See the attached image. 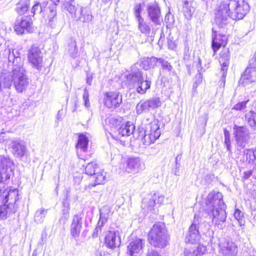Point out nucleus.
<instances>
[{"label": "nucleus", "instance_id": "obj_54", "mask_svg": "<svg viewBox=\"0 0 256 256\" xmlns=\"http://www.w3.org/2000/svg\"><path fill=\"white\" fill-rule=\"evenodd\" d=\"M184 256H196V254L194 253V248H186L184 251Z\"/></svg>", "mask_w": 256, "mask_h": 256}, {"label": "nucleus", "instance_id": "obj_53", "mask_svg": "<svg viewBox=\"0 0 256 256\" xmlns=\"http://www.w3.org/2000/svg\"><path fill=\"white\" fill-rule=\"evenodd\" d=\"M10 174H6V172L0 170V184L3 183L7 180L10 179Z\"/></svg>", "mask_w": 256, "mask_h": 256}, {"label": "nucleus", "instance_id": "obj_44", "mask_svg": "<svg viewBox=\"0 0 256 256\" xmlns=\"http://www.w3.org/2000/svg\"><path fill=\"white\" fill-rule=\"evenodd\" d=\"M246 160L249 163L254 164L256 161V150L248 149L246 150Z\"/></svg>", "mask_w": 256, "mask_h": 256}, {"label": "nucleus", "instance_id": "obj_7", "mask_svg": "<svg viewBox=\"0 0 256 256\" xmlns=\"http://www.w3.org/2000/svg\"><path fill=\"white\" fill-rule=\"evenodd\" d=\"M110 123L113 124L116 123V126H111V130L113 133L112 136L115 137L116 139H118L121 137L128 136L134 134L135 130V126L133 124L128 122L126 124H118L116 120L112 118L110 120Z\"/></svg>", "mask_w": 256, "mask_h": 256}, {"label": "nucleus", "instance_id": "obj_51", "mask_svg": "<svg viewBox=\"0 0 256 256\" xmlns=\"http://www.w3.org/2000/svg\"><path fill=\"white\" fill-rule=\"evenodd\" d=\"M247 102L243 101L235 104L232 109L236 110H240L246 108Z\"/></svg>", "mask_w": 256, "mask_h": 256}, {"label": "nucleus", "instance_id": "obj_6", "mask_svg": "<svg viewBox=\"0 0 256 256\" xmlns=\"http://www.w3.org/2000/svg\"><path fill=\"white\" fill-rule=\"evenodd\" d=\"M233 132L236 142V147L239 150L244 149L250 140V132L245 126L234 124Z\"/></svg>", "mask_w": 256, "mask_h": 256}, {"label": "nucleus", "instance_id": "obj_4", "mask_svg": "<svg viewBox=\"0 0 256 256\" xmlns=\"http://www.w3.org/2000/svg\"><path fill=\"white\" fill-rule=\"evenodd\" d=\"M148 240L154 247L163 248L168 244V236L163 224L158 223L153 226L148 233Z\"/></svg>", "mask_w": 256, "mask_h": 256}, {"label": "nucleus", "instance_id": "obj_10", "mask_svg": "<svg viewBox=\"0 0 256 256\" xmlns=\"http://www.w3.org/2000/svg\"><path fill=\"white\" fill-rule=\"evenodd\" d=\"M14 28L18 34H23L25 30L28 32H32L34 30L32 20L28 16L17 18Z\"/></svg>", "mask_w": 256, "mask_h": 256}, {"label": "nucleus", "instance_id": "obj_37", "mask_svg": "<svg viewBox=\"0 0 256 256\" xmlns=\"http://www.w3.org/2000/svg\"><path fill=\"white\" fill-rule=\"evenodd\" d=\"M67 54L72 58H76L78 56V49L76 40H72L68 44L67 48Z\"/></svg>", "mask_w": 256, "mask_h": 256}, {"label": "nucleus", "instance_id": "obj_17", "mask_svg": "<svg viewBox=\"0 0 256 256\" xmlns=\"http://www.w3.org/2000/svg\"><path fill=\"white\" fill-rule=\"evenodd\" d=\"M147 12L148 17L154 23L158 25L160 24L161 14L158 4L154 2L148 4Z\"/></svg>", "mask_w": 256, "mask_h": 256}, {"label": "nucleus", "instance_id": "obj_22", "mask_svg": "<svg viewBox=\"0 0 256 256\" xmlns=\"http://www.w3.org/2000/svg\"><path fill=\"white\" fill-rule=\"evenodd\" d=\"M256 82V68L248 67L242 75L240 82L244 86Z\"/></svg>", "mask_w": 256, "mask_h": 256}, {"label": "nucleus", "instance_id": "obj_12", "mask_svg": "<svg viewBox=\"0 0 256 256\" xmlns=\"http://www.w3.org/2000/svg\"><path fill=\"white\" fill-rule=\"evenodd\" d=\"M222 198V194L218 192L212 191L210 192L207 196L206 202L208 210L226 206Z\"/></svg>", "mask_w": 256, "mask_h": 256}, {"label": "nucleus", "instance_id": "obj_57", "mask_svg": "<svg viewBox=\"0 0 256 256\" xmlns=\"http://www.w3.org/2000/svg\"><path fill=\"white\" fill-rule=\"evenodd\" d=\"M181 159V156L178 155L176 158V168H179L180 166V162Z\"/></svg>", "mask_w": 256, "mask_h": 256}, {"label": "nucleus", "instance_id": "obj_27", "mask_svg": "<svg viewBox=\"0 0 256 256\" xmlns=\"http://www.w3.org/2000/svg\"><path fill=\"white\" fill-rule=\"evenodd\" d=\"M48 20V24L52 28L60 25L57 17L56 7L55 6H52L49 8Z\"/></svg>", "mask_w": 256, "mask_h": 256}, {"label": "nucleus", "instance_id": "obj_1", "mask_svg": "<svg viewBox=\"0 0 256 256\" xmlns=\"http://www.w3.org/2000/svg\"><path fill=\"white\" fill-rule=\"evenodd\" d=\"M249 10V5L244 0H222L215 11V24L218 28H224L230 18L242 20Z\"/></svg>", "mask_w": 256, "mask_h": 256}, {"label": "nucleus", "instance_id": "obj_35", "mask_svg": "<svg viewBox=\"0 0 256 256\" xmlns=\"http://www.w3.org/2000/svg\"><path fill=\"white\" fill-rule=\"evenodd\" d=\"M62 6L63 8L68 10L73 16L78 8L76 7L74 0H63Z\"/></svg>", "mask_w": 256, "mask_h": 256}, {"label": "nucleus", "instance_id": "obj_40", "mask_svg": "<svg viewBox=\"0 0 256 256\" xmlns=\"http://www.w3.org/2000/svg\"><path fill=\"white\" fill-rule=\"evenodd\" d=\"M63 216L60 219V222L64 220V224L66 223L69 217L70 213V204L67 199L63 200Z\"/></svg>", "mask_w": 256, "mask_h": 256}, {"label": "nucleus", "instance_id": "obj_36", "mask_svg": "<svg viewBox=\"0 0 256 256\" xmlns=\"http://www.w3.org/2000/svg\"><path fill=\"white\" fill-rule=\"evenodd\" d=\"M94 176L95 184L94 186L103 184L106 180V172L104 170L99 169Z\"/></svg>", "mask_w": 256, "mask_h": 256}, {"label": "nucleus", "instance_id": "obj_63", "mask_svg": "<svg viewBox=\"0 0 256 256\" xmlns=\"http://www.w3.org/2000/svg\"><path fill=\"white\" fill-rule=\"evenodd\" d=\"M179 170H180V168H176H176H175L174 172V174L175 175H176V176L180 175Z\"/></svg>", "mask_w": 256, "mask_h": 256}, {"label": "nucleus", "instance_id": "obj_23", "mask_svg": "<svg viewBox=\"0 0 256 256\" xmlns=\"http://www.w3.org/2000/svg\"><path fill=\"white\" fill-rule=\"evenodd\" d=\"M220 252L224 256H236L238 253L237 246L232 242L227 241L220 244Z\"/></svg>", "mask_w": 256, "mask_h": 256}, {"label": "nucleus", "instance_id": "obj_25", "mask_svg": "<svg viewBox=\"0 0 256 256\" xmlns=\"http://www.w3.org/2000/svg\"><path fill=\"white\" fill-rule=\"evenodd\" d=\"M142 78V72L141 71L138 70L136 72H132L131 74L126 75V82L130 88L132 86L136 87Z\"/></svg>", "mask_w": 256, "mask_h": 256}, {"label": "nucleus", "instance_id": "obj_55", "mask_svg": "<svg viewBox=\"0 0 256 256\" xmlns=\"http://www.w3.org/2000/svg\"><path fill=\"white\" fill-rule=\"evenodd\" d=\"M88 96V92L86 88H85L83 94V100L84 101V105L86 107H88L90 105Z\"/></svg>", "mask_w": 256, "mask_h": 256}, {"label": "nucleus", "instance_id": "obj_48", "mask_svg": "<svg viewBox=\"0 0 256 256\" xmlns=\"http://www.w3.org/2000/svg\"><path fill=\"white\" fill-rule=\"evenodd\" d=\"M194 248V253L196 254V256H201L204 254L206 250V247L200 244H199L196 247Z\"/></svg>", "mask_w": 256, "mask_h": 256}, {"label": "nucleus", "instance_id": "obj_11", "mask_svg": "<svg viewBox=\"0 0 256 256\" xmlns=\"http://www.w3.org/2000/svg\"><path fill=\"white\" fill-rule=\"evenodd\" d=\"M104 102L108 108H116L122 102V96L118 92H107L104 94Z\"/></svg>", "mask_w": 256, "mask_h": 256}, {"label": "nucleus", "instance_id": "obj_13", "mask_svg": "<svg viewBox=\"0 0 256 256\" xmlns=\"http://www.w3.org/2000/svg\"><path fill=\"white\" fill-rule=\"evenodd\" d=\"M40 50L38 47H32L28 54L29 62L32 64L33 67L40 70L42 64V56H40Z\"/></svg>", "mask_w": 256, "mask_h": 256}, {"label": "nucleus", "instance_id": "obj_41", "mask_svg": "<svg viewBox=\"0 0 256 256\" xmlns=\"http://www.w3.org/2000/svg\"><path fill=\"white\" fill-rule=\"evenodd\" d=\"M245 116L250 126L254 130H256V113L250 111L246 114Z\"/></svg>", "mask_w": 256, "mask_h": 256}, {"label": "nucleus", "instance_id": "obj_47", "mask_svg": "<svg viewBox=\"0 0 256 256\" xmlns=\"http://www.w3.org/2000/svg\"><path fill=\"white\" fill-rule=\"evenodd\" d=\"M150 109H155L161 105V102L158 98H154L148 100Z\"/></svg>", "mask_w": 256, "mask_h": 256}, {"label": "nucleus", "instance_id": "obj_45", "mask_svg": "<svg viewBox=\"0 0 256 256\" xmlns=\"http://www.w3.org/2000/svg\"><path fill=\"white\" fill-rule=\"evenodd\" d=\"M224 145L226 146L227 150L231 154V142L230 132L226 128L224 129Z\"/></svg>", "mask_w": 256, "mask_h": 256}, {"label": "nucleus", "instance_id": "obj_46", "mask_svg": "<svg viewBox=\"0 0 256 256\" xmlns=\"http://www.w3.org/2000/svg\"><path fill=\"white\" fill-rule=\"evenodd\" d=\"M234 217L238 222L240 226H244L245 223V221L244 218L243 213L239 210L236 209L234 214Z\"/></svg>", "mask_w": 256, "mask_h": 256}, {"label": "nucleus", "instance_id": "obj_39", "mask_svg": "<svg viewBox=\"0 0 256 256\" xmlns=\"http://www.w3.org/2000/svg\"><path fill=\"white\" fill-rule=\"evenodd\" d=\"M48 210V209L43 208L38 210L35 213L34 221L38 224L42 223L44 220Z\"/></svg>", "mask_w": 256, "mask_h": 256}, {"label": "nucleus", "instance_id": "obj_33", "mask_svg": "<svg viewBox=\"0 0 256 256\" xmlns=\"http://www.w3.org/2000/svg\"><path fill=\"white\" fill-rule=\"evenodd\" d=\"M138 22V30L140 32L148 36L151 31V26L150 23H148L144 20V18L137 20Z\"/></svg>", "mask_w": 256, "mask_h": 256}, {"label": "nucleus", "instance_id": "obj_8", "mask_svg": "<svg viewBox=\"0 0 256 256\" xmlns=\"http://www.w3.org/2000/svg\"><path fill=\"white\" fill-rule=\"evenodd\" d=\"M226 206L208 210V215L212 218V222L214 226L222 230L226 226V220L227 214L226 212Z\"/></svg>", "mask_w": 256, "mask_h": 256}, {"label": "nucleus", "instance_id": "obj_21", "mask_svg": "<svg viewBox=\"0 0 256 256\" xmlns=\"http://www.w3.org/2000/svg\"><path fill=\"white\" fill-rule=\"evenodd\" d=\"M143 162L138 158H130L127 161L126 170L130 173H136L142 169Z\"/></svg>", "mask_w": 256, "mask_h": 256}, {"label": "nucleus", "instance_id": "obj_3", "mask_svg": "<svg viewBox=\"0 0 256 256\" xmlns=\"http://www.w3.org/2000/svg\"><path fill=\"white\" fill-rule=\"evenodd\" d=\"M18 193L16 189L10 190L2 200L0 206V220L6 219L8 216L14 214L18 210Z\"/></svg>", "mask_w": 256, "mask_h": 256}, {"label": "nucleus", "instance_id": "obj_34", "mask_svg": "<svg viewBox=\"0 0 256 256\" xmlns=\"http://www.w3.org/2000/svg\"><path fill=\"white\" fill-rule=\"evenodd\" d=\"M30 0H20L16 7V12L20 15L26 12L30 7Z\"/></svg>", "mask_w": 256, "mask_h": 256}, {"label": "nucleus", "instance_id": "obj_30", "mask_svg": "<svg viewBox=\"0 0 256 256\" xmlns=\"http://www.w3.org/2000/svg\"><path fill=\"white\" fill-rule=\"evenodd\" d=\"M158 62V58L156 57L144 58L142 61L141 65L145 70H148L154 68V66H156Z\"/></svg>", "mask_w": 256, "mask_h": 256}, {"label": "nucleus", "instance_id": "obj_50", "mask_svg": "<svg viewBox=\"0 0 256 256\" xmlns=\"http://www.w3.org/2000/svg\"><path fill=\"white\" fill-rule=\"evenodd\" d=\"M142 6L141 4H136L134 8V15L136 18V20H140V18H143L140 13L142 11Z\"/></svg>", "mask_w": 256, "mask_h": 256}, {"label": "nucleus", "instance_id": "obj_49", "mask_svg": "<svg viewBox=\"0 0 256 256\" xmlns=\"http://www.w3.org/2000/svg\"><path fill=\"white\" fill-rule=\"evenodd\" d=\"M158 64H161L162 68L163 70H166L168 72H170L172 70V66L170 63L164 60V59L158 58Z\"/></svg>", "mask_w": 256, "mask_h": 256}, {"label": "nucleus", "instance_id": "obj_9", "mask_svg": "<svg viewBox=\"0 0 256 256\" xmlns=\"http://www.w3.org/2000/svg\"><path fill=\"white\" fill-rule=\"evenodd\" d=\"M164 196L158 192H154L148 194L146 198L142 201V207L143 209L152 210L156 204H162L164 200Z\"/></svg>", "mask_w": 256, "mask_h": 256}, {"label": "nucleus", "instance_id": "obj_42", "mask_svg": "<svg viewBox=\"0 0 256 256\" xmlns=\"http://www.w3.org/2000/svg\"><path fill=\"white\" fill-rule=\"evenodd\" d=\"M100 168L94 162L88 163L86 166V174L89 176H93Z\"/></svg>", "mask_w": 256, "mask_h": 256}, {"label": "nucleus", "instance_id": "obj_14", "mask_svg": "<svg viewBox=\"0 0 256 256\" xmlns=\"http://www.w3.org/2000/svg\"><path fill=\"white\" fill-rule=\"evenodd\" d=\"M120 242V238L118 231H109L104 240L106 246L111 249L119 247Z\"/></svg>", "mask_w": 256, "mask_h": 256}, {"label": "nucleus", "instance_id": "obj_15", "mask_svg": "<svg viewBox=\"0 0 256 256\" xmlns=\"http://www.w3.org/2000/svg\"><path fill=\"white\" fill-rule=\"evenodd\" d=\"M230 52L227 48H224L220 54L219 62L221 64V70L222 72V80L225 82L226 70H228L230 62Z\"/></svg>", "mask_w": 256, "mask_h": 256}, {"label": "nucleus", "instance_id": "obj_19", "mask_svg": "<svg viewBox=\"0 0 256 256\" xmlns=\"http://www.w3.org/2000/svg\"><path fill=\"white\" fill-rule=\"evenodd\" d=\"M76 20L86 22L92 20V16L91 10L88 7H80L74 16Z\"/></svg>", "mask_w": 256, "mask_h": 256}, {"label": "nucleus", "instance_id": "obj_56", "mask_svg": "<svg viewBox=\"0 0 256 256\" xmlns=\"http://www.w3.org/2000/svg\"><path fill=\"white\" fill-rule=\"evenodd\" d=\"M146 256H162L157 252L152 249L149 250Z\"/></svg>", "mask_w": 256, "mask_h": 256}, {"label": "nucleus", "instance_id": "obj_18", "mask_svg": "<svg viewBox=\"0 0 256 256\" xmlns=\"http://www.w3.org/2000/svg\"><path fill=\"white\" fill-rule=\"evenodd\" d=\"M84 214L82 212H78L74 216L72 224L70 226V233L72 236L76 238L79 236L82 225V219Z\"/></svg>", "mask_w": 256, "mask_h": 256}, {"label": "nucleus", "instance_id": "obj_16", "mask_svg": "<svg viewBox=\"0 0 256 256\" xmlns=\"http://www.w3.org/2000/svg\"><path fill=\"white\" fill-rule=\"evenodd\" d=\"M213 38L212 40V48L214 53H216L222 46H224L227 44L228 37L226 35L218 34L214 28H212Z\"/></svg>", "mask_w": 256, "mask_h": 256}, {"label": "nucleus", "instance_id": "obj_26", "mask_svg": "<svg viewBox=\"0 0 256 256\" xmlns=\"http://www.w3.org/2000/svg\"><path fill=\"white\" fill-rule=\"evenodd\" d=\"M13 154L18 158H22L26 152V149L24 143L22 141L14 140L12 142Z\"/></svg>", "mask_w": 256, "mask_h": 256}, {"label": "nucleus", "instance_id": "obj_20", "mask_svg": "<svg viewBox=\"0 0 256 256\" xmlns=\"http://www.w3.org/2000/svg\"><path fill=\"white\" fill-rule=\"evenodd\" d=\"M196 8V4L193 0H185L182 2V12L188 20L192 19Z\"/></svg>", "mask_w": 256, "mask_h": 256}, {"label": "nucleus", "instance_id": "obj_62", "mask_svg": "<svg viewBox=\"0 0 256 256\" xmlns=\"http://www.w3.org/2000/svg\"><path fill=\"white\" fill-rule=\"evenodd\" d=\"M106 220H107V219H106V218H105V217H102V216L100 215V219H99V220L100 221V222H102V224H104L106 222Z\"/></svg>", "mask_w": 256, "mask_h": 256}, {"label": "nucleus", "instance_id": "obj_61", "mask_svg": "<svg viewBox=\"0 0 256 256\" xmlns=\"http://www.w3.org/2000/svg\"><path fill=\"white\" fill-rule=\"evenodd\" d=\"M92 76H87V78H86V83L88 84V85H91L92 84Z\"/></svg>", "mask_w": 256, "mask_h": 256}, {"label": "nucleus", "instance_id": "obj_58", "mask_svg": "<svg viewBox=\"0 0 256 256\" xmlns=\"http://www.w3.org/2000/svg\"><path fill=\"white\" fill-rule=\"evenodd\" d=\"M6 188L4 186V184H0V196H1L2 194L5 193Z\"/></svg>", "mask_w": 256, "mask_h": 256}, {"label": "nucleus", "instance_id": "obj_38", "mask_svg": "<svg viewBox=\"0 0 256 256\" xmlns=\"http://www.w3.org/2000/svg\"><path fill=\"white\" fill-rule=\"evenodd\" d=\"M11 81L10 77L4 73L0 75V93L2 92V88H10Z\"/></svg>", "mask_w": 256, "mask_h": 256}, {"label": "nucleus", "instance_id": "obj_32", "mask_svg": "<svg viewBox=\"0 0 256 256\" xmlns=\"http://www.w3.org/2000/svg\"><path fill=\"white\" fill-rule=\"evenodd\" d=\"M150 85L151 82L147 78L144 80L142 78L136 87V92L140 94H144L150 88Z\"/></svg>", "mask_w": 256, "mask_h": 256}, {"label": "nucleus", "instance_id": "obj_2", "mask_svg": "<svg viewBox=\"0 0 256 256\" xmlns=\"http://www.w3.org/2000/svg\"><path fill=\"white\" fill-rule=\"evenodd\" d=\"M4 53L8 56V64L12 66L10 73H4L10 77V87L14 84V88L18 92L24 91L28 85V78L26 72L23 66L24 60L20 56L19 52L16 50L6 48Z\"/></svg>", "mask_w": 256, "mask_h": 256}, {"label": "nucleus", "instance_id": "obj_64", "mask_svg": "<svg viewBox=\"0 0 256 256\" xmlns=\"http://www.w3.org/2000/svg\"><path fill=\"white\" fill-rule=\"evenodd\" d=\"M54 4L52 6H56L60 2V0H50Z\"/></svg>", "mask_w": 256, "mask_h": 256}, {"label": "nucleus", "instance_id": "obj_59", "mask_svg": "<svg viewBox=\"0 0 256 256\" xmlns=\"http://www.w3.org/2000/svg\"><path fill=\"white\" fill-rule=\"evenodd\" d=\"M252 171H246V172H245L244 173V178L245 179H248L250 176L252 175Z\"/></svg>", "mask_w": 256, "mask_h": 256}, {"label": "nucleus", "instance_id": "obj_28", "mask_svg": "<svg viewBox=\"0 0 256 256\" xmlns=\"http://www.w3.org/2000/svg\"><path fill=\"white\" fill-rule=\"evenodd\" d=\"M142 240L140 238H136L130 242L128 246V253L130 256L134 253H138L142 249L143 246Z\"/></svg>", "mask_w": 256, "mask_h": 256}, {"label": "nucleus", "instance_id": "obj_24", "mask_svg": "<svg viewBox=\"0 0 256 256\" xmlns=\"http://www.w3.org/2000/svg\"><path fill=\"white\" fill-rule=\"evenodd\" d=\"M200 238V235L197 226L192 224L189 228L185 241L186 243L194 244L198 241Z\"/></svg>", "mask_w": 256, "mask_h": 256}, {"label": "nucleus", "instance_id": "obj_43", "mask_svg": "<svg viewBox=\"0 0 256 256\" xmlns=\"http://www.w3.org/2000/svg\"><path fill=\"white\" fill-rule=\"evenodd\" d=\"M136 110L137 113L138 114H142L143 112H148L150 108L148 100L140 102L136 105Z\"/></svg>", "mask_w": 256, "mask_h": 256}, {"label": "nucleus", "instance_id": "obj_52", "mask_svg": "<svg viewBox=\"0 0 256 256\" xmlns=\"http://www.w3.org/2000/svg\"><path fill=\"white\" fill-rule=\"evenodd\" d=\"M42 12V6L39 3H36L32 8V12L34 16L36 12Z\"/></svg>", "mask_w": 256, "mask_h": 256}, {"label": "nucleus", "instance_id": "obj_29", "mask_svg": "<svg viewBox=\"0 0 256 256\" xmlns=\"http://www.w3.org/2000/svg\"><path fill=\"white\" fill-rule=\"evenodd\" d=\"M89 140L86 134H80L78 135V138L76 148L78 153L80 152H86L88 151Z\"/></svg>", "mask_w": 256, "mask_h": 256}, {"label": "nucleus", "instance_id": "obj_5", "mask_svg": "<svg viewBox=\"0 0 256 256\" xmlns=\"http://www.w3.org/2000/svg\"><path fill=\"white\" fill-rule=\"evenodd\" d=\"M158 123V120H154L147 126L146 130L140 132L139 138L145 146H149L154 143L160 136V130Z\"/></svg>", "mask_w": 256, "mask_h": 256}, {"label": "nucleus", "instance_id": "obj_31", "mask_svg": "<svg viewBox=\"0 0 256 256\" xmlns=\"http://www.w3.org/2000/svg\"><path fill=\"white\" fill-rule=\"evenodd\" d=\"M13 162L8 157H1L0 158V170L6 172V174H10V168Z\"/></svg>", "mask_w": 256, "mask_h": 256}, {"label": "nucleus", "instance_id": "obj_60", "mask_svg": "<svg viewBox=\"0 0 256 256\" xmlns=\"http://www.w3.org/2000/svg\"><path fill=\"white\" fill-rule=\"evenodd\" d=\"M202 78L201 74H199V76H198V82L196 81L195 82V84H194V87H196V86H198V84L201 82Z\"/></svg>", "mask_w": 256, "mask_h": 256}]
</instances>
